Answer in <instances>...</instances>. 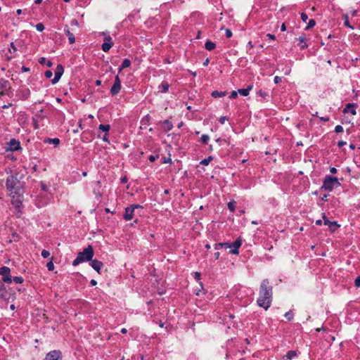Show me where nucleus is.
<instances>
[{"mask_svg":"<svg viewBox=\"0 0 360 360\" xmlns=\"http://www.w3.org/2000/svg\"><path fill=\"white\" fill-rule=\"evenodd\" d=\"M231 245H232V248H238L239 249V248L242 245V240H240V238H238L233 243H231Z\"/></svg>","mask_w":360,"mask_h":360,"instance_id":"32","label":"nucleus"},{"mask_svg":"<svg viewBox=\"0 0 360 360\" xmlns=\"http://www.w3.org/2000/svg\"><path fill=\"white\" fill-rule=\"evenodd\" d=\"M43 112V110H40V111L35 115V117H34L32 118V122H33V125H34V129H38L39 128V124H38V122H39V120H41L42 119V117L40 115L41 113Z\"/></svg>","mask_w":360,"mask_h":360,"instance_id":"19","label":"nucleus"},{"mask_svg":"<svg viewBox=\"0 0 360 360\" xmlns=\"http://www.w3.org/2000/svg\"><path fill=\"white\" fill-rule=\"evenodd\" d=\"M319 119L323 122H328L330 120L329 117H321Z\"/></svg>","mask_w":360,"mask_h":360,"instance_id":"61","label":"nucleus"},{"mask_svg":"<svg viewBox=\"0 0 360 360\" xmlns=\"http://www.w3.org/2000/svg\"><path fill=\"white\" fill-rule=\"evenodd\" d=\"M8 149L11 151H17L22 149L20 141L15 139H11L8 143Z\"/></svg>","mask_w":360,"mask_h":360,"instance_id":"9","label":"nucleus"},{"mask_svg":"<svg viewBox=\"0 0 360 360\" xmlns=\"http://www.w3.org/2000/svg\"><path fill=\"white\" fill-rule=\"evenodd\" d=\"M335 131L336 133L342 132V131H343V127L341 125H337L335 127Z\"/></svg>","mask_w":360,"mask_h":360,"instance_id":"45","label":"nucleus"},{"mask_svg":"<svg viewBox=\"0 0 360 360\" xmlns=\"http://www.w3.org/2000/svg\"><path fill=\"white\" fill-rule=\"evenodd\" d=\"M65 33L66 36L68 37L70 44H74L75 42V38L73 33H72L68 29L65 30Z\"/></svg>","mask_w":360,"mask_h":360,"instance_id":"25","label":"nucleus"},{"mask_svg":"<svg viewBox=\"0 0 360 360\" xmlns=\"http://www.w3.org/2000/svg\"><path fill=\"white\" fill-rule=\"evenodd\" d=\"M162 125L164 127L165 131H169L173 128L172 123L169 120H165L162 122Z\"/></svg>","mask_w":360,"mask_h":360,"instance_id":"21","label":"nucleus"},{"mask_svg":"<svg viewBox=\"0 0 360 360\" xmlns=\"http://www.w3.org/2000/svg\"><path fill=\"white\" fill-rule=\"evenodd\" d=\"M44 143H52L55 147H57L60 143V139L58 138H47L44 140Z\"/></svg>","mask_w":360,"mask_h":360,"instance_id":"22","label":"nucleus"},{"mask_svg":"<svg viewBox=\"0 0 360 360\" xmlns=\"http://www.w3.org/2000/svg\"><path fill=\"white\" fill-rule=\"evenodd\" d=\"M226 94H227L226 91H214L212 92L211 96L213 98H219V97H223V96H226Z\"/></svg>","mask_w":360,"mask_h":360,"instance_id":"26","label":"nucleus"},{"mask_svg":"<svg viewBox=\"0 0 360 360\" xmlns=\"http://www.w3.org/2000/svg\"><path fill=\"white\" fill-rule=\"evenodd\" d=\"M0 275L2 276V281L7 283L12 282L11 276V269L8 266H3L0 268Z\"/></svg>","mask_w":360,"mask_h":360,"instance_id":"6","label":"nucleus"},{"mask_svg":"<svg viewBox=\"0 0 360 360\" xmlns=\"http://www.w3.org/2000/svg\"><path fill=\"white\" fill-rule=\"evenodd\" d=\"M216 47V44L215 43L211 41H207L205 42V48L207 50V51H212L213 50L214 48Z\"/></svg>","mask_w":360,"mask_h":360,"instance_id":"27","label":"nucleus"},{"mask_svg":"<svg viewBox=\"0 0 360 360\" xmlns=\"http://www.w3.org/2000/svg\"><path fill=\"white\" fill-rule=\"evenodd\" d=\"M330 172L331 174H336L338 172V170L335 167H330Z\"/></svg>","mask_w":360,"mask_h":360,"instance_id":"63","label":"nucleus"},{"mask_svg":"<svg viewBox=\"0 0 360 360\" xmlns=\"http://www.w3.org/2000/svg\"><path fill=\"white\" fill-rule=\"evenodd\" d=\"M150 117L149 115H146L144 117L142 118L141 123L142 124H146L150 122Z\"/></svg>","mask_w":360,"mask_h":360,"instance_id":"36","label":"nucleus"},{"mask_svg":"<svg viewBox=\"0 0 360 360\" xmlns=\"http://www.w3.org/2000/svg\"><path fill=\"white\" fill-rule=\"evenodd\" d=\"M101 34L103 36L104 42L101 46V49L104 52H108L109 50L113 46L114 44L112 38L107 32H103Z\"/></svg>","mask_w":360,"mask_h":360,"instance_id":"5","label":"nucleus"},{"mask_svg":"<svg viewBox=\"0 0 360 360\" xmlns=\"http://www.w3.org/2000/svg\"><path fill=\"white\" fill-rule=\"evenodd\" d=\"M94 255V249L91 245H88L83 251L79 252L77 257L73 260L72 265L77 266L80 263L91 260Z\"/></svg>","mask_w":360,"mask_h":360,"instance_id":"3","label":"nucleus"},{"mask_svg":"<svg viewBox=\"0 0 360 360\" xmlns=\"http://www.w3.org/2000/svg\"><path fill=\"white\" fill-rule=\"evenodd\" d=\"M98 129L103 131H104L105 134H108L110 129V126L109 124H100L98 126Z\"/></svg>","mask_w":360,"mask_h":360,"instance_id":"28","label":"nucleus"},{"mask_svg":"<svg viewBox=\"0 0 360 360\" xmlns=\"http://www.w3.org/2000/svg\"><path fill=\"white\" fill-rule=\"evenodd\" d=\"M162 164L172 163V159L170 158H164L162 161Z\"/></svg>","mask_w":360,"mask_h":360,"instance_id":"51","label":"nucleus"},{"mask_svg":"<svg viewBox=\"0 0 360 360\" xmlns=\"http://www.w3.org/2000/svg\"><path fill=\"white\" fill-rule=\"evenodd\" d=\"M354 285L356 288H359L360 287V275L355 279V281H354Z\"/></svg>","mask_w":360,"mask_h":360,"instance_id":"48","label":"nucleus"},{"mask_svg":"<svg viewBox=\"0 0 360 360\" xmlns=\"http://www.w3.org/2000/svg\"><path fill=\"white\" fill-rule=\"evenodd\" d=\"M225 35L227 38H231L232 37V32L229 29H226L225 31Z\"/></svg>","mask_w":360,"mask_h":360,"instance_id":"50","label":"nucleus"},{"mask_svg":"<svg viewBox=\"0 0 360 360\" xmlns=\"http://www.w3.org/2000/svg\"><path fill=\"white\" fill-rule=\"evenodd\" d=\"M15 283H22L24 281L23 278L22 276H15L12 279Z\"/></svg>","mask_w":360,"mask_h":360,"instance_id":"38","label":"nucleus"},{"mask_svg":"<svg viewBox=\"0 0 360 360\" xmlns=\"http://www.w3.org/2000/svg\"><path fill=\"white\" fill-rule=\"evenodd\" d=\"M35 27H36V30L38 31V32H42L45 29V27L44 25L39 22V23H37L36 25H35Z\"/></svg>","mask_w":360,"mask_h":360,"instance_id":"37","label":"nucleus"},{"mask_svg":"<svg viewBox=\"0 0 360 360\" xmlns=\"http://www.w3.org/2000/svg\"><path fill=\"white\" fill-rule=\"evenodd\" d=\"M6 187L9 192L10 195H12L13 198L15 195H20L21 191V184L18 178V174H11L8 176L6 181Z\"/></svg>","mask_w":360,"mask_h":360,"instance_id":"2","label":"nucleus"},{"mask_svg":"<svg viewBox=\"0 0 360 360\" xmlns=\"http://www.w3.org/2000/svg\"><path fill=\"white\" fill-rule=\"evenodd\" d=\"M340 186V183L337 177L328 175L323 179L321 188L327 191H332L334 187Z\"/></svg>","mask_w":360,"mask_h":360,"instance_id":"4","label":"nucleus"},{"mask_svg":"<svg viewBox=\"0 0 360 360\" xmlns=\"http://www.w3.org/2000/svg\"><path fill=\"white\" fill-rule=\"evenodd\" d=\"M44 75L47 79H49L52 77L53 73L51 70H46L44 73Z\"/></svg>","mask_w":360,"mask_h":360,"instance_id":"49","label":"nucleus"},{"mask_svg":"<svg viewBox=\"0 0 360 360\" xmlns=\"http://www.w3.org/2000/svg\"><path fill=\"white\" fill-rule=\"evenodd\" d=\"M316 25V21L314 19H310L307 23V25L306 27V30H309L310 28H312Z\"/></svg>","mask_w":360,"mask_h":360,"instance_id":"35","label":"nucleus"},{"mask_svg":"<svg viewBox=\"0 0 360 360\" xmlns=\"http://www.w3.org/2000/svg\"><path fill=\"white\" fill-rule=\"evenodd\" d=\"M63 67L62 66V65H57V68H56V70L55 72V75H54V78L51 80V83L53 84H56L59 79H60L63 73Z\"/></svg>","mask_w":360,"mask_h":360,"instance_id":"10","label":"nucleus"},{"mask_svg":"<svg viewBox=\"0 0 360 360\" xmlns=\"http://www.w3.org/2000/svg\"><path fill=\"white\" fill-rule=\"evenodd\" d=\"M4 282L0 281V297H1L4 300H8L9 297L8 296V293L6 289Z\"/></svg>","mask_w":360,"mask_h":360,"instance_id":"15","label":"nucleus"},{"mask_svg":"<svg viewBox=\"0 0 360 360\" xmlns=\"http://www.w3.org/2000/svg\"><path fill=\"white\" fill-rule=\"evenodd\" d=\"M62 354L59 350H53L49 352L43 360H61Z\"/></svg>","mask_w":360,"mask_h":360,"instance_id":"8","label":"nucleus"},{"mask_svg":"<svg viewBox=\"0 0 360 360\" xmlns=\"http://www.w3.org/2000/svg\"><path fill=\"white\" fill-rule=\"evenodd\" d=\"M131 207L134 208V210H135L136 209H138V208H142V206L140 205H137V204H133L131 205H130Z\"/></svg>","mask_w":360,"mask_h":360,"instance_id":"58","label":"nucleus"},{"mask_svg":"<svg viewBox=\"0 0 360 360\" xmlns=\"http://www.w3.org/2000/svg\"><path fill=\"white\" fill-rule=\"evenodd\" d=\"M90 261H91V263H90L91 266L94 270H96L98 273H100V270L103 266V264L102 263V262H101L98 259H92Z\"/></svg>","mask_w":360,"mask_h":360,"instance_id":"13","label":"nucleus"},{"mask_svg":"<svg viewBox=\"0 0 360 360\" xmlns=\"http://www.w3.org/2000/svg\"><path fill=\"white\" fill-rule=\"evenodd\" d=\"M301 19L303 22H307L308 20V15L305 13H301Z\"/></svg>","mask_w":360,"mask_h":360,"instance_id":"44","label":"nucleus"},{"mask_svg":"<svg viewBox=\"0 0 360 360\" xmlns=\"http://www.w3.org/2000/svg\"><path fill=\"white\" fill-rule=\"evenodd\" d=\"M297 40L299 41V46H300V49L303 50V49H307L309 46V45L306 42V37L304 35L300 36L297 39Z\"/></svg>","mask_w":360,"mask_h":360,"instance_id":"17","label":"nucleus"},{"mask_svg":"<svg viewBox=\"0 0 360 360\" xmlns=\"http://www.w3.org/2000/svg\"><path fill=\"white\" fill-rule=\"evenodd\" d=\"M39 63L40 64H41V65L45 64V63H46V58H44V57L40 58H39Z\"/></svg>","mask_w":360,"mask_h":360,"instance_id":"60","label":"nucleus"},{"mask_svg":"<svg viewBox=\"0 0 360 360\" xmlns=\"http://www.w3.org/2000/svg\"><path fill=\"white\" fill-rule=\"evenodd\" d=\"M134 211L135 210H134V208L131 207V206L126 207L125 210H124V214L123 216V218L124 219V220H126V221L131 220L134 217Z\"/></svg>","mask_w":360,"mask_h":360,"instance_id":"12","label":"nucleus"},{"mask_svg":"<svg viewBox=\"0 0 360 360\" xmlns=\"http://www.w3.org/2000/svg\"><path fill=\"white\" fill-rule=\"evenodd\" d=\"M221 245H222V248H224L225 249L232 248V245H231V243H228V242L221 243Z\"/></svg>","mask_w":360,"mask_h":360,"instance_id":"47","label":"nucleus"},{"mask_svg":"<svg viewBox=\"0 0 360 360\" xmlns=\"http://www.w3.org/2000/svg\"><path fill=\"white\" fill-rule=\"evenodd\" d=\"M213 160V158L212 156H209L203 160H202L200 162V165H208L210 162Z\"/></svg>","mask_w":360,"mask_h":360,"instance_id":"30","label":"nucleus"},{"mask_svg":"<svg viewBox=\"0 0 360 360\" xmlns=\"http://www.w3.org/2000/svg\"><path fill=\"white\" fill-rule=\"evenodd\" d=\"M236 203L234 200L230 201L227 205L229 210L231 212H233L236 208Z\"/></svg>","mask_w":360,"mask_h":360,"instance_id":"34","label":"nucleus"},{"mask_svg":"<svg viewBox=\"0 0 360 360\" xmlns=\"http://www.w3.org/2000/svg\"><path fill=\"white\" fill-rule=\"evenodd\" d=\"M10 46H11V49H9V51H10L11 53H12V52H13V53H14V52H15V51H17V48L15 47V44H14V43H13V42H11V43L10 44Z\"/></svg>","mask_w":360,"mask_h":360,"instance_id":"43","label":"nucleus"},{"mask_svg":"<svg viewBox=\"0 0 360 360\" xmlns=\"http://www.w3.org/2000/svg\"><path fill=\"white\" fill-rule=\"evenodd\" d=\"M121 80L120 79L119 75H117L115 77L114 83L110 89V94L112 96L118 94L121 90Z\"/></svg>","mask_w":360,"mask_h":360,"instance_id":"7","label":"nucleus"},{"mask_svg":"<svg viewBox=\"0 0 360 360\" xmlns=\"http://www.w3.org/2000/svg\"><path fill=\"white\" fill-rule=\"evenodd\" d=\"M297 356V353L295 351L290 350V351H288L285 356H283V360H291Z\"/></svg>","mask_w":360,"mask_h":360,"instance_id":"20","label":"nucleus"},{"mask_svg":"<svg viewBox=\"0 0 360 360\" xmlns=\"http://www.w3.org/2000/svg\"><path fill=\"white\" fill-rule=\"evenodd\" d=\"M103 141H105V142H107V143H109V140H108V134H105V135L103 136V137L102 138Z\"/></svg>","mask_w":360,"mask_h":360,"instance_id":"57","label":"nucleus"},{"mask_svg":"<svg viewBox=\"0 0 360 360\" xmlns=\"http://www.w3.org/2000/svg\"><path fill=\"white\" fill-rule=\"evenodd\" d=\"M346 141H340L338 142L337 143V146L339 147V148H341L343 146L346 145Z\"/></svg>","mask_w":360,"mask_h":360,"instance_id":"55","label":"nucleus"},{"mask_svg":"<svg viewBox=\"0 0 360 360\" xmlns=\"http://www.w3.org/2000/svg\"><path fill=\"white\" fill-rule=\"evenodd\" d=\"M43 258H47L50 256V252L48 250H43L41 253Z\"/></svg>","mask_w":360,"mask_h":360,"instance_id":"39","label":"nucleus"},{"mask_svg":"<svg viewBox=\"0 0 360 360\" xmlns=\"http://www.w3.org/2000/svg\"><path fill=\"white\" fill-rule=\"evenodd\" d=\"M254 47L253 44H252V42L251 41H250L248 44H247V48H248L249 50H250L251 49H252Z\"/></svg>","mask_w":360,"mask_h":360,"instance_id":"62","label":"nucleus"},{"mask_svg":"<svg viewBox=\"0 0 360 360\" xmlns=\"http://www.w3.org/2000/svg\"><path fill=\"white\" fill-rule=\"evenodd\" d=\"M282 81V78L281 77H278V76H276L274 77V82L275 84H278L280 83Z\"/></svg>","mask_w":360,"mask_h":360,"instance_id":"53","label":"nucleus"},{"mask_svg":"<svg viewBox=\"0 0 360 360\" xmlns=\"http://www.w3.org/2000/svg\"><path fill=\"white\" fill-rule=\"evenodd\" d=\"M356 104L354 103H347L346 107L343 110L344 113L350 112L352 115H355L356 114Z\"/></svg>","mask_w":360,"mask_h":360,"instance_id":"14","label":"nucleus"},{"mask_svg":"<svg viewBox=\"0 0 360 360\" xmlns=\"http://www.w3.org/2000/svg\"><path fill=\"white\" fill-rule=\"evenodd\" d=\"M284 316L288 319V321H290L294 317V314L290 310L284 314Z\"/></svg>","mask_w":360,"mask_h":360,"instance_id":"33","label":"nucleus"},{"mask_svg":"<svg viewBox=\"0 0 360 360\" xmlns=\"http://www.w3.org/2000/svg\"><path fill=\"white\" fill-rule=\"evenodd\" d=\"M169 84L167 82H163L160 85H159L158 89L162 93H167L169 90Z\"/></svg>","mask_w":360,"mask_h":360,"instance_id":"24","label":"nucleus"},{"mask_svg":"<svg viewBox=\"0 0 360 360\" xmlns=\"http://www.w3.org/2000/svg\"><path fill=\"white\" fill-rule=\"evenodd\" d=\"M210 141V136L207 134H202L200 137V142L203 144H207Z\"/></svg>","mask_w":360,"mask_h":360,"instance_id":"31","label":"nucleus"},{"mask_svg":"<svg viewBox=\"0 0 360 360\" xmlns=\"http://www.w3.org/2000/svg\"><path fill=\"white\" fill-rule=\"evenodd\" d=\"M193 276L195 280L199 281L200 279L201 275H200V273H199V272H194Z\"/></svg>","mask_w":360,"mask_h":360,"instance_id":"54","label":"nucleus"},{"mask_svg":"<svg viewBox=\"0 0 360 360\" xmlns=\"http://www.w3.org/2000/svg\"><path fill=\"white\" fill-rule=\"evenodd\" d=\"M41 188L44 191H46L48 190L47 186L45 184H44V183L41 184Z\"/></svg>","mask_w":360,"mask_h":360,"instance_id":"59","label":"nucleus"},{"mask_svg":"<svg viewBox=\"0 0 360 360\" xmlns=\"http://www.w3.org/2000/svg\"><path fill=\"white\" fill-rule=\"evenodd\" d=\"M220 248H222L221 243H218L214 244L215 250H219Z\"/></svg>","mask_w":360,"mask_h":360,"instance_id":"56","label":"nucleus"},{"mask_svg":"<svg viewBox=\"0 0 360 360\" xmlns=\"http://www.w3.org/2000/svg\"><path fill=\"white\" fill-rule=\"evenodd\" d=\"M10 89V83L8 80L4 78L0 79V91H6Z\"/></svg>","mask_w":360,"mask_h":360,"instance_id":"16","label":"nucleus"},{"mask_svg":"<svg viewBox=\"0 0 360 360\" xmlns=\"http://www.w3.org/2000/svg\"><path fill=\"white\" fill-rule=\"evenodd\" d=\"M158 157H159L158 155H151L149 156L148 160L150 162H154V161H155L156 159L158 158Z\"/></svg>","mask_w":360,"mask_h":360,"instance_id":"52","label":"nucleus"},{"mask_svg":"<svg viewBox=\"0 0 360 360\" xmlns=\"http://www.w3.org/2000/svg\"><path fill=\"white\" fill-rule=\"evenodd\" d=\"M323 219L324 221V224L328 226L331 231H334L335 228L339 227V224H338L337 221H330L326 216L325 213L322 214Z\"/></svg>","mask_w":360,"mask_h":360,"instance_id":"11","label":"nucleus"},{"mask_svg":"<svg viewBox=\"0 0 360 360\" xmlns=\"http://www.w3.org/2000/svg\"><path fill=\"white\" fill-rule=\"evenodd\" d=\"M238 91H233L231 93V94H230V96H229V98H230L231 99H235V98H237V96H238Z\"/></svg>","mask_w":360,"mask_h":360,"instance_id":"41","label":"nucleus"},{"mask_svg":"<svg viewBox=\"0 0 360 360\" xmlns=\"http://www.w3.org/2000/svg\"><path fill=\"white\" fill-rule=\"evenodd\" d=\"M272 299L273 288L268 279H264L260 284L257 303L259 307L267 310L271 307Z\"/></svg>","mask_w":360,"mask_h":360,"instance_id":"1","label":"nucleus"},{"mask_svg":"<svg viewBox=\"0 0 360 360\" xmlns=\"http://www.w3.org/2000/svg\"><path fill=\"white\" fill-rule=\"evenodd\" d=\"M252 85H248L245 89H239L238 92L243 96H247L249 95L250 91L252 89Z\"/></svg>","mask_w":360,"mask_h":360,"instance_id":"18","label":"nucleus"},{"mask_svg":"<svg viewBox=\"0 0 360 360\" xmlns=\"http://www.w3.org/2000/svg\"><path fill=\"white\" fill-rule=\"evenodd\" d=\"M257 94H258L259 96H261V97H262V98H266V96H268L267 93H266V92H265V91H262V90L259 91H258V93H257Z\"/></svg>","mask_w":360,"mask_h":360,"instance_id":"42","label":"nucleus"},{"mask_svg":"<svg viewBox=\"0 0 360 360\" xmlns=\"http://www.w3.org/2000/svg\"><path fill=\"white\" fill-rule=\"evenodd\" d=\"M46 267L49 271H53L54 269V264L52 261H50L47 263Z\"/></svg>","mask_w":360,"mask_h":360,"instance_id":"40","label":"nucleus"},{"mask_svg":"<svg viewBox=\"0 0 360 360\" xmlns=\"http://www.w3.org/2000/svg\"><path fill=\"white\" fill-rule=\"evenodd\" d=\"M130 65H131V60L129 59H128V58L124 59L122 61V65L119 68V70H118L119 73L121 72V71L123 69L129 67Z\"/></svg>","mask_w":360,"mask_h":360,"instance_id":"23","label":"nucleus"},{"mask_svg":"<svg viewBox=\"0 0 360 360\" xmlns=\"http://www.w3.org/2000/svg\"><path fill=\"white\" fill-rule=\"evenodd\" d=\"M231 250L229 251V252L231 254H233V255H238L239 253V251H238V248H231Z\"/></svg>","mask_w":360,"mask_h":360,"instance_id":"46","label":"nucleus"},{"mask_svg":"<svg viewBox=\"0 0 360 360\" xmlns=\"http://www.w3.org/2000/svg\"><path fill=\"white\" fill-rule=\"evenodd\" d=\"M343 20H344V25H345L346 27H349V28H350V29H352V30H353V29H354V27H353L349 24V17H348V15H347V14H345V15H343Z\"/></svg>","mask_w":360,"mask_h":360,"instance_id":"29","label":"nucleus"},{"mask_svg":"<svg viewBox=\"0 0 360 360\" xmlns=\"http://www.w3.org/2000/svg\"><path fill=\"white\" fill-rule=\"evenodd\" d=\"M227 120L226 117H221L219 119V122L221 124H224L225 120Z\"/></svg>","mask_w":360,"mask_h":360,"instance_id":"64","label":"nucleus"}]
</instances>
